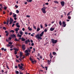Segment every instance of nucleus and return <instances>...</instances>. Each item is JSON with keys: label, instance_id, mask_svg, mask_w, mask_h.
Wrapping results in <instances>:
<instances>
[{"label": "nucleus", "instance_id": "1", "mask_svg": "<svg viewBox=\"0 0 74 74\" xmlns=\"http://www.w3.org/2000/svg\"><path fill=\"white\" fill-rule=\"evenodd\" d=\"M46 8H47V7H43L41 9V11H42V12L43 13V14H46Z\"/></svg>", "mask_w": 74, "mask_h": 74}, {"label": "nucleus", "instance_id": "2", "mask_svg": "<svg viewBox=\"0 0 74 74\" xmlns=\"http://www.w3.org/2000/svg\"><path fill=\"white\" fill-rule=\"evenodd\" d=\"M36 38H37L38 39H40V40H42V37H40L39 36V34H38L35 36Z\"/></svg>", "mask_w": 74, "mask_h": 74}, {"label": "nucleus", "instance_id": "3", "mask_svg": "<svg viewBox=\"0 0 74 74\" xmlns=\"http://www.w3.org/2000/svg\"><path fill=\"white\" fill-rule=\"evenodd\" d=\"M51 41L53 44H56L58 42V40H55L52 39L51 40Z\"/></svg>", "mask_w": 74, "mask_h": 74}, {"label": "nucleus", "instance_id": "4", "mask_svg": "<svg viewBox=\"0 0 74 74\" xmlns=\"http://www.w3.org/2000/svg\"><path fill=\"white\" fill-rule=\"evenodd\" d=\"M22 50L23 51L25 50L26 49V47H25V45H23L22 46Z\"/></svg>", "mask_w": 74, "mask_h": 74}, {"label": "nucleus", "instance_id": "5", "mask_svg": "<svg viewBox=\"0 0 74 74\" xmlns=\"http://www.w3.org/2000/svg\"><path fill=\"white\" fill-rule=\"evenodd\" d=\"M61 4L62 7H64L65 3L64 1H62L60 2Z\"/></svg>", "mask_w": 74, "mask_h": 74}, {"label": "nucleus", "instance_id": "6", "mask_svg": "<svg viewBox=\"0 0 74 74\" xmlns=\"http://www.w3.org/2000/svg\"><path fill=\"white\" fill-rule=\"evenodd\" d=\"M13 21H14V20H13V19H12V18L10 17V23H9V25H11V23H12V22H13Z\"/></svg>", "mask_w": 74, "mask_h": 74}, {"label": "nucleus", "instance_id": "7", "mask_svg": "<svg viewBox=\"0 0 74 74\" xmlns=\"http://www.w3.org/2000/svg\"><path fill=\"white\" fill-rule=\"evenodd\" d=\"M28 42H30V41L29 39H28L27 40H26L25 41V43L26 44H28Z\"/></svg>", "mask_w": 74, "mask_h": 74}, {"label": "nucleus", "instance_id": "8", "mask_svg": "<svg viewBox=\"0 0 74 74\" xmlns=\"http://www.w3.org/2000/svg\"><path fill=\"white\" fill-rule=\"evenodd\" d=\"M62 26L63 27H66V23L64 21H63L62 22Z\"/></svg>", "mask_w": 74, "mask_h": 74}, {"label": "nucleus", "instance_id": "9", "mask_svg": "<svg viewBox=\"0 0 74 74\" xmlns=\"http://www.w3.org/2000/svg\"><path fill=\"white\" fill-rule=\"evenodd\" d=\"M24 66V65H22L21 66V65H18V67L19 69H23V66Z\"/></svg>", "mask_w": 74, "mask_h": 74}, {"label": "nucleus", "instance_id": "10", "mask_svg": "<svg viewBox=\"0 0 74 74\" xmlns=\"http://www.w3.org/2000/svg\"><path fill=\"white\" fill-rule=\"evenodd\" d=\"M44 32L43 31L41 33V34H40V37H42V36H43V35L44 34Z\"/></svg>", "mask_w": 74, "mask_h": 74}, {"label": "nucleus", "instance_id": "11", "mask_svg": "<svg viewBox=\"0 0 74 74\" xmlns=\"http://www.w3.org/2000/svg\"><path fill=\"white\" fill-rule=\"evenodd\" d=\"M5 33H7L6 34V36H8V34H9V32H8V31H5Z\"/></svg>", "mask_w": 74, "mask_h": 74}, {"label": "nucleus", "instance_id": "12", "mask_svg": "<svg viewBox=\"0 0 74 74\" xmlns=\"http://www.w3.org/2000/svg\"><path fill=\"white\" fill-rule=\"evenodd\" d=\"M9 18H8L7 20V21L6 23V25H8V23H9Z\"/></svg>", "mask_w": 74, "mask_h": 74}, {"label": "nucleus", "instance_id": "13", "mask_svg": "<svg viewBox=\"0 0 74 74\" xmlns=\"http://www.w3.org/2000/svg\"><path fill=\"white\" fill-rule=\"evenodd\" d=\"M49 56L51 59L53 58V56H52V53H50Z\"/></svg>", "mask_w": 74, "mask_h": 74}, {"label": "nucleus", "instance_id": "14", "mask_svg": "<svg viewBox=\"0 0 74 74\" xmlns=\"http://www.w3.org/2000/svg\"><path fill=\"white\" fill-rule=\"evenodd\" d=\"M26 40V39L25 38H22L21 41H25Z\"/></svg>", "mask_w": 74, "mask_h": 74}, {"label": "nucleus", "instance_id": "15", "mask_svg": "<svg viewBox=\"0 0 74 74\" xmlns=\"http://www.w3.org/2000/svg\"><path fill=\"white\" fill-rule=\"evenodd\" d=\"M51 59L50 60V61L49 60H47L48 64H49L51 63Z\"/></svg>", "mask_w": 74, "mask_h": 74}, {"label": "nucleus", "instance_id": "16", "mask_svg": "<svg viewBox=\"0 0 74 74\" xmlns=\"http://www.w3.org/2000/svg\"><path fill=\"white\" fill-rule=\"evenodd\" d=\"M20 57H22V55H23V53L22 52H20Z\"/></svg>", "mask_w": 74, "mask_h": 74}, {"label": "nucleus", "instance_id": "17", "mask_svg": "<svg viewBox=\"0 0 74 74\" xmlns=\"http://www.w3.org/2000/svg\"><path fill=\"white\" fill-rule=\"evenodd\" d=\"M19 30L20 29L19 28H17L15 29V31L16 32H17L18 30Z\"/></svg>", "mask_w": 74, "mask_h": 74}, {"label": "nucleus", "instance_id": "18", "mask_svg": "<svg viewBox=\"0 0 74 74\" xmlns=\"http://www.w3.org/2000/svg\"><path fill=\"white\" fill-rule=\"evenodd\" d=\"M54 29H55V28H52V27H51L50 28V30L51 31H53Z\"/></svg>", "mask_w": 74, "mask_h": 74}, {"label": "nucleus", "instance_id": "19", "mask_svg": "<svg viewBox=\"0 0 74 74\" xmlns=\"http://www.w3.org/2000/svg\"><path fill=\"white\" fill-rule=\"evenodd\" d=\"M19 33L21 35H23V32L21 31H20L19 32Z\"/></svg>", "mask_w": 74, "mask_h": 74}, {"label": "nucleus", "instance_id": "20", "mask_svg": "<svg viewBox=\"0 0 74 74\" xmlns=\"http://www.w3.org/2000/svg\"><path fill=\"white\" fill-rule=\"evenodd\" d=\"M54 2L55 3H56L57 4H59V2H58V1H54Z\"/></svg>", "mask_w": 74, "mask_h": 74}, {"label": "nucleus", "instance_id": "21", "mask_svg": "<svg viewBox=\"0 0 74 74\" xmlns=\"http://www.w3.org/2000/svg\"><path fill=\"white\" fill-rule=\"evenodd\" d=\"M25 53H29V51L27 50H26L25 51Z\"/></svg>", "mask_w": 74, "mask_h": 74}, {"label": "nucleus", "instance_id": "22", "mask_svg": "<svg viewBox=\"0 0 74 74\" xmlns=\"http://www.w3.org/2000/svg\"><path fill=\"white\" fill-rule=\"evenodd\" d=\"M27 2H32V0H27Z\"/></svg>", "mask_w": 74, "mask_h": 74}, {"label": "nucleus", "instance_id": "23", "mask_svg": "<svg viewBox=\"0 0 74 74\" xmlns=\"http://www.w3.org/2000/svg\"><path fill=\"white\" fill-rule=\"evenodd\" d=\"M71 12V11L69 12L68 14H67V16H69V15H70V13Z\"/></svg>", "mask_w": 74, "mask_h": 74}, {"label": "nucleus", "instance_id": "24", "mask_svg": "<svg viewBox=\"0 0 74 74\" xmlns=\"http://www.w3.org/2000/svg\"><path fill=\"white\" fill-rule=\"evenodd\" d=\"M17 36L19 37H22V35H19L18 34H17Z\"/></svg>", "mask_w": 74, "mask_h": 74}, {"label": "nucleus", "instance_id": "25", "mask_svg": "<svg viewBox=\"0 0 74 74\" xmlns=\"http://www.w3.org/2000/svg\"><path fill=\"white\" fill-rule=\"evenodd\" d=\"M71 18V16H68L67 17V18L68 19H70Z\"/></svg>", "mask_w": 74, "mask_h": 74}, {"label": "nucleus", "instance_id": "26", "mask_svg": "<svg viewBox=\"0 0 74 74\" xmlns=\"http://www.w3.org/2000/svg\"><path fill=\"white\" fill-rule=\"evenodd\" d=\"M53 55H56V53L55 52H53Z\"/></svg>", "mask_w": 74, "mask_h": 74}, {"label": "nucleus", "instance_id": "27", "mask_svg": "<svg viewBox=\"0 0 74 74\" xmlns=\"http://www.w3.org/2000/svg\"><path fill=\"white\" fill-rule=\"evenodd\" d=\"M59 24H60V26H62V22H61V21H59Z\"/></svg>", "mask_w": 74, "mask_h": 74}, {"label": "nucleus", "instance_id": "28", "mask_svg": "<svg viewBox=\"0 0 74 74\" xmlns=\"http://www.w3.org/2000/svg\"><path fill=\"white\" fill-rule=\"evenodd\" d=\"M13 18H15L16 17V14H14V15H13Z\"/></svg>", "mask_w": 74, "mask_h": 74}, {"label": "nucleus", "instance_id": "29", "mask_svg": "<svg viewBox=\"0 0 74 74\" xmlns=\"http://www.w3.org/2000/svg\"><path fill=\"white\" fill-rule=\"evenodd\" d=\"M14 50H15V51H18V49H17V48H15V49H14Z\"/></svg>", "mask_w": 74, "mask_h": 74}, {"label": "nucleus", "instance_id": "30", "mask_svg": "<svg viewBox=\"0 0 74 74\" xmlns=\"http://www.w3.org/2000/svg\"><path fill=\"white\" fill-rule=\"evenodd\" d=\"M40 30V29L39 28H38L37 29V32H38V31H39V30Z\"/></svg>", "mask_w": 74, "mask_h": 74}, {"label": "nucleus", "instance_id": "31", "mask_svg": "<svg viewBox=\"0 0 74 74\" xmlns=\"http://www.w3.org/2000/svg\"><path fill=\"white\" fill-rule=\"evenodd\" d=\"M10 33H12L13 32V33H14V31L13 30H11V31H10Z\"/></svg>", "mask_w": 74, "mask_h": 74}, {"label": "nucleus", "instance_id": "32", "mask_svg": "<svg viewBox=\"0 0 74 74\" xmlns=\"http://www.w3.org/2000/svg\"><path fill=\"white\" fill-rule=\"evenodd\" d=\"M12 36L13 37H16V36L15 35H12Z\"/></svg>", "mask_w": 74, "mask_h": 74}, {"label": "nucleus", "instance_id": "33", "mask_svg": "<svg viewBox=\"0 0 74 74\" xmlns=\"http://www.w3.org/2000/svg\"><path fill=\"white\" fill-rule=\"evenodd\" d=\"M4 8L5 10H7V7L6 6H5L4 7Z\"/></svg>", "mask_w": 74, "mask_h": 74}, {"label": "nucleus", "instance_id": "34", "mask_svg": "<svg viewBox=\"0 0 74 74\" xmlns=\"http://www.w3.org/2000/svg\"><path fill=\"white\" fill-rule=\"evenodd\" d=\"M16 13H17V14H18V13H19V11L18 10H16Z\"/></svg>", "mask_w": 74, "mask_h": 74}, {"label": "nucleus", "instance_id": "35", "mask_svg": "<svg viewBox=\"0 0 74 74\" xmlns=\"http://www.w3.org/2000/svg\"><path fill=\"white\" fill-rule=\"evenodd\" d=\"M14 40H15V41H19V40L17 39V38H15Z\"/></svg>", "mask_w": 74, "mask_h": 74}, {"label": "nucleus", "instance_id": "36", "mask_svg": "<svg viewBox=\"0 0 74 74\" xmlns=\"http://www.w3.org/2000/svg\"><path fill=\"white\" fill-rule=\"evenodd\" d=\"M45 69H46V70H48V67L47 66L45 67Z\"/></svg>", "mask_w": 74, "mask_h": 74}, {"label": "nucleus", "instance_id": "37", "mask_svg": "<svg viewBox=\"0 0 74 74\" xmlns=\"http://www.w3.org/2000/svg\"><path fill=\"white\" fill-rule=\"evenodd\" d=\"M17 54V52L16 51H14V54L16 55Z\"/></svg>", "mask_w": 74, "mask_h": 74}, {"label": "nucleus", "instance_id": "38", "mask_svg": "<svg viewBox=\"0 0 74 74\" xmlns=\"http://www.w3.org/2000/svg\"><path fill=\"white\" fill-rule=\"evenodd\" d=\"M16 61L17 63H19V61L18 60H16Z\"/></svg>", "mask_w": 74, "mask_h": 74}, {"label": "nucleus", "instance_id": "39", "mask_svg": "<svg viewBox=\"0 0 74 74\" xmlns=\"http://www.w3.org/2000/svg\"><path fill=\"white\" fill-rule=\"evenodd\" d=\"M16 74H19V71H16Z\"/></svg>", "mask_w": 74, "mask_h": 74}, {"label": "nucleus", "instance_id": "40", "mask_svg": "<svg viewBox=\"0 0 74 74\" xmlns=\"http://www.w3.org/2000/svg\"><path fill=\"white\" fill-rule=\"evenodd\" d=\"M29 59H30V60H31V61H32V60H33V59L31 57H30Z\"/></svg>", "mask_w": 74, "mask_h": 74}, {"label": "nucleus", "instance_id": "41", "mask_svg": "<svg viewBox=\"0 0 74 74\" xmlns=\"http://www.w3.org/2000/svg\"><path fill=\"white\" fill-rule=\"evenodd\" d=\"M40 28H41V29H42V28H43V26H42V25H40Z\"/></svg>", "mask_w": 74, "mask_h": 74}, {"label": "nucleus", "instance_id": "42", "mask_svg": "<svg viewBox=\"0 0 74 74\" xmlns=\"http://www.w3.org/2000/svg\"><path fill=\"white\" fill-rule=\"evenodd\" d=\"M29 53H28L26 54V56H29Z\"/></svg>", "mask_w": 74, "mask_h": 74}, {"label": "nucleus", "instance_id": "43", "mask_svg": "<svg viewBox=\"0 0 74 74\" xmlns=\"http://www.w3.org/2000/svg\"><path fill=\"white\" fill-rule=\"evenodd\" d=\"M22 57H21L19 59V60H20V61H21L22 60V58H21Z\"/></svg>", "mask_w": 74, "mask_h": 74}, {"label": "nucleus", "instance_id": "44", "mask_svg": "<svg viewBox=\"0 0 74 74\" xmlns=\"http://www.w3.org/2000/svg\"><path fill=\"white\" fill-rule=\"evenodd\" d=\"M15 7H16V8H18V6L16 5H15Z\"/></svg>", "mask_w": 74, "mask_h": 74}, {"label": "nucleus", "instance_id": "45", "mask_svg": "<svg viewBox=\"0 0 74 74\" xmlns=\"http://www.w3.org/2000/svg\"><path fill=\"white\" fill-rule=\"evenodd\" d=\"M3 29L4 30H6V28H5V27H3Z\"/></svg>", "mask_w": 74, "mask_h": 74}, {"label": "nucleus", "instance_id": "46", "mask_svg": "<svg viewBox=\"0 0 74 74\" xmlns=\"http://www.w3.org/2000/svg\"><path fill=\"white\" fill-rule=\"evenodd\" d=\"M9 44H10V45H12V42H9Z\"/></svg>", "mask_w": 74, "mask_h": 74}, {"label": "nucleus", "instance_id": "47", "mask_svg": "<svg viewBox=\"0 0 74 74\" xmlns=\"http://www.w3.org/2000/svg\"><path fill=\"white\" fill-rule=\"evenodd\" d=\"M16 26H17L19 25V23H17L16 24Z\"/></svg>", "mask_w": 74, "mask_h": 74}, {"label": "nucleus", "instance_id": "48", "mask_svg": "<svg viewBox=\"0 0 74 74\" xmlns=\"http://www.w3.org/2000/svg\"><path fill=\"white\" fill-rule=\"evenodd\" d=\"M6 67H7V68L8 69H9V70H10V68H9V66H8L7 65V66H6Z\"/></svg>", "mask_w": 74, "mask_h": 74}, {"label": "nucleus", "instance_id": "49", "mask_svg": "<svg viewBox=\"0 0 74 74\" xmlns=\"http://www.w3.org/2000/svg\"><path fill=\"white\" fill-rule=\"evenodd\" d=\"M12 12H10V15H12Z\"/></svg>", "mask_w": 74, "mask_h": 74}, {"label": "nucleus", "instance_id": "50", "mask_svg": "<svg viewBox=\"0 0 74 74\" xmlns=\"http://www.w3.org/2000/svg\"><path fill=\"white\" fill-rule=\"evenodd\" d=\"M44 32H47V29H45V30H44Z\"/></svg>", "mask_w": 74, "mask_h": 74}, {"label": "nucleus", "instance_id": "51", "mask_svg": "<svg viewBox=\"0 0 74 74\" xmlns=\"http://www.w3.org/2000/svg\"><path fill=\"white\" fill-rule=\"evenodd\" d=\"M15 26V24H13L12 26V27H14Z\"/></svg>", "mask_w": 74, "mask_h": 74}, {"label": "nucleus", "instance_id": "52", "mask_svg": "<svg viewBox=\"0 0 74 74\" xmlns=\"http://www.w3.org/2000/svg\"><path fill=\"white\" fill-rule=\"evenodd\" d=\"M9 40H11L12 38H11V37H10L9 38H8Z\"/></svg>", "mask_w": 74, "mask_h": 74}, {"label": "nucleus", "instance_id": "53", "mask_svg": "<svg viewBox=\"0 0 74 74\" xmlns=\"http://www.w3.org/2000/svg\"><path fill=\"white\" fill-rule=\"evenodd\" d=\"M16 26L17 27H20V25H17Z\"/></svg>", "mask_w": 74, "mask_h": 74}, {"label": "nucleus", "instance_id": "54", "mask_svg": "<svg viewBox=\"0 0 74 74\" xmlns=\"http://www.w3.org/2000/svg\"><path fill=\"white\" fill-rule=\"evenodd\" d=\"M16 58H19V56H17V55H16Z\"/></svg>", "mask_w": 74, "mask_h": 74}, {"label": "nucleus", "instance_id": "55", "mask_svg": "<svg viewBox=\"0 0 74 74\" xmlns=\"http://www.w3.org/2000/svg\"><path fill=\"white\" fill-rule=\"evenodd\" d=\"M32 30V28H30L29 29V30L30 31H31Z\"/></svg>", "mask_w": 74, "mask_h": 74}, {"label": "nucleus", "instance_id": "56", "mask_svg": "<svg viewBox=\"0 0 74 74\" xmlns=\"http://www.w3.org/2000/svg\"><path fill=\"white\" fill-rule=\"evenodd\" d=\"M40 56V53H38V56Z\"/></svg>", "mask_w": 74, "mask_h": 74}, {"label": "nucleus", "instance_id": "57", "mask_svg": "<svg viewBox=\"0 0 74 74\" xmlns=\"http://www.w3.org/2000/svg\"><path fill=\"white\" fill-rule=\"evenodd\" d=\"M6 46L7 47H10V45L9 44H7L6 45Z\"/></svg>", "mask_w": 74, "mask_h": 74}, {"label": "nucleus", "instance_id": "58", "mask_svg": "<svg viewBox=\"0 0 74 74\" xmlns=\"http://www.w3.org/2000/svg\"><path fill=\"white\" fill-rule=\"evenodd\" d=\"M31 45L32 46H34V43H32Z\"/></svg>", "mask_w": 74, "mask_h": 74}, {"label": "nucleus", "instance_id": "59", "mask_svg": "<svg viewBox=\"0 0 74 74\" xmlns=\"http://www.w3.org/2000/svg\"><path fill=\"white\" fill-rule=\"evenodd\" d=\"M45 27H47V26H48V25L46 24H45Z\"/></svg>", "mask_w": 74, "mask_h": 74}, {"label": "nucleus", "instance_id": "60", "mask_svg": "<svg viewBox=\"0 0 74 74\" xmlns=\"http://www.w3.org/2000/svg\"><path fill=\"white\" fill-rule=\"evenodd\" d=\"M26 17H27V18H29L30 17V16H29V15H27L26 16Z\"/></svg>", "mask_w": 74, "mask_h": 74}, {"label": "nucleus", "instance_id": "61", "mask_svg": "<svg viewBox=\"0 0 74 74\" xmlns=\"http://www.w3.org/2000/svg\"><path fill=\"white\" fill-rule=\"evenodd\" d=\"M34 29H36V26H34Z\"/></svg>", "mask_w": 74, "mask_h": 74}, {"label": "nucleus", "instance_id": "62", "mask_svg": "<svg viewBox=\"0 0 74 74\" xmlns=\"http://www.w3.org/2000/svg\"><path fill=\"white\" fill-rule=\"evenodd\" d=\"M14 20H16V19H17V18L16 17H14Z\"/></svg>", "mask_w": 74, "mask_h": 74}, {"label": "nucleus", "instance_id": "63", "mask_svg": "<svg viewBox=\"0 0 74 74\" xmlns=\"http://www.w3.org/2000/svg\"><path fill=\"white\" fill-rule=\"evenodd\" d=\"M45 4H46V5H48L49 4V3H45Z\"/></svg>", "mask_w": 74, "mask_h": 74}, {"label": "nucleus", "instance_id": "64", "mask_svg": "<svg viewBox=\"0 0 74 74\" xmlns=\"http://www.w3.org/2000/svg\"><path fill=\"white\" fill-rule=\"evenodd\" d=\"M4 48H2L1 49V50H2V51H3V50H4Z\"/></svg>", "mask_w": 74, "mask_h": 74}]
</instances>
